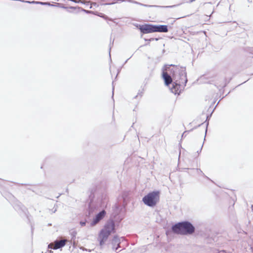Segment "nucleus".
Masks as SVG:
<instances>
[{
    "mask_svg": "<svg viewBox=\"0 0 253 253\" xmlns=\"http://www.w3.org/2000/svg\"><path fill=\"white\" fill-rule=\"evenodd\" d=\"M172 231L178 234H191L195 231L194 227L188 222H180L175 224L172 227Z\"/></svg>",
    "mask_w": 253,
    "mask_h": 253,
    "instance_id": "nucleus-1",
    "label": "nucleus"
},
{
    "mask_svg": "<svg viewBox=\"0 0 253 253\" xmlns=\"http://www.w3.org/2000/svg\"><path fill=\"white\" fill-rule=\"evenodd\" d=\"M115 224L111 221L107 222L98 235V240L100 246L104 245L108 237L112 233L115 232Z\"/></svg>",
    "mask_w": 253,
    "mask_h": 253,
    "instance_id": "nucleus-2",
    "label": "nucleus"
},
{
    "mask_svg": "<svg viewBox=\"0 0 253 253\" xmlns=\"http://www.w3.org/2000/svg\"><path fill=\"white\" fill-rule=\"evenodd\" d=\"M174 80L170 90L175 94L179 95L187 82L186 74H183L179 78L176 77Z\"/></svg>",
    "mask_w": 253,
    "mask_h": 253,
    "instance_id": "nucleus-3",
    "label": "nucleus"
},
{
    "mask_svg": "<svg viewBox=\"0 0 253 253\" xmlns=\"http://www.w3.org/2000/svg\"><path fill=\"white\" fill-rule=\"evenodd\" d=\"M163 71H167L168 73L171 74L174 80L176 77L179 78L183 74H186L184 68L172 64L165 65Z\"/></svg>",
    "mask_w": 253,
    "mask_h": 253,
    "instance_id": "nucleus-4",
    "label": "nucleus"
},
{
    "mask_svg": "<svg viewBox=\"0 0 253 253\" xmlns=\"http://www.w3.org/2000/svg\"><path fill=\"white\" fill-rule=\"evenodd\" d=\"M159 192L154 191L148 193L143 198V201L146 205L150 207L155 206L159 201Z\"/></svg>",
    "mask_w": 253,
    "mask_h": 253,
    "instance_id": "nucleus-5",
    "label": "nucleus"
},
{
    "mask_svg": "<svg viewBox=\"0 0 253 253\" xmlns=\"http://www.w3.org/2000/svg\"><path fill=\"white\" fill-rule=\"evenodd\" d=\"M139 29L143 34H148L155 32V25L151 24H144L141 25Z\"/></svg>",
    "mask_w": 253,
    "mask_h": 253,
    "instance_id": "nucleus-6",
    "label": "nucleus"
},
{
    "mask_svg": "<svg viewBox=\"0 0 253 253\" xmlns=\"http://www.w3.org/2000/svg\"><path fill=\"white\" fill-rule=\"evenodd\" d=\"M67 242L66 240H62L60 241H56L54 243H50L48 245V248H50L53 250H57L64 247L66 243Z\"/></svg>",
    "mask_w": 253,
    "mask_h": 253,
    "instance_id": "nucleus-7",
    "label": "nucleus"
},
{
    "mask_svg": "<svg viewBox=\"0 0 253 253\" xmlns=\"http://www.w3.org/2000/svg\"><path fill=\"white\" fill-rule=\"evenodd\" d=\"M162 77L164 80L165 84L167 86H169L172 82V80L170 75L167 71H163Z\"/></svg>",
    "mask_w": 253,
    "mask_h": 253,
    "instance_id": "nucleus-8",
    "label": "nucleus"
},
{
    "mask_svg": "<svg viewBox=\"0 0 253 253\" xmlns=\"http://www.w3.org/2000/svg\"><path fill=\"white\" fill-rule=\"evenodd\" d=\"M106 212L105 211H102L98 213L95 217L93 219L92 222L91 223L92 226L96 224L100 220H101L105 215Z\"/></svg>",
    "mask_w": 253,
    "mask_h": 253,
    "instance_id": "nucleus-9",
    "label": "nucleus"
},
{
    "mask_svg": "<svg viewBox=\"0 0 253 253\" xmlns=\"http://www.w3.org/2000/svg\"><path fill=\"white\" fill-rule=\"evenodd\" d=\"M168 31L167 25H155V32L166 33Z\"/></svg>",
    "mask_w": 253,
    "mask_h": 253,
    "instance_id": "nucleus-10",
    "label": "nucleus"
},
{
    "mask_svg": "<svg viewBox=\"0 0 253 253\" xmlns=\"http://www.w3.org/2000/svg\"><path fill=\"white\" fill-rule=\"evenodd\" d=\"M95 14L97 15L98 16H99L100 17H101L105 19H108V17L107 16L104 15L102 13L96 12V13Z\"/></svg>",
    "mask_w": 253,
    "mask_h": 253,
    "instance_id": "nucleus-11",
    "label": "nucleus"
},
{
    "mask_svg": "<svg viewBox=\"0 0 253 253\" xmlns=\"http://www.w3.org/2000/svg\"><path fill=\"white\" fill-rule=\"evenodd\" d=\"M31 3H38V4H41L42 5H49L50 4L48 2H39V1H32L31 2Z\"/></svg>",
    "mask_w": 253,
    "mask_h": 253,
    "instance_id": "nucleus-12",
    "label": "nucleus"
},
{
    "mask_svg": "<svg viewBox=\"0 0 253 253\" xmlns=\"http://www.w3.org/2000/svg\"><path fill=\"white\" fill-rule=\"evenodd\" d=\"M82 225H85V223H82Z\"/></svg>",
    "mask_w": 253,
    "mask_h": 253,
    "instance_id": "nucleus-13",
    "label": "nucleus"
}]
</instances>
